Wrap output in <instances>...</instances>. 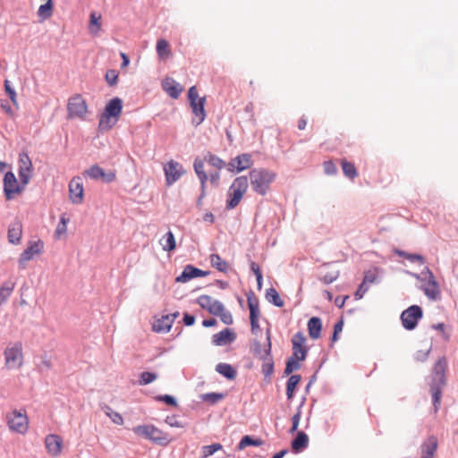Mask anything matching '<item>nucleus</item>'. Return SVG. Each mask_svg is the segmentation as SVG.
I'll use <instances>...</instances> for the list:
<instances>
[{
    "label": "nucleus",
    "mask_w": 458,
    "mask_h": 458,
    "mask_svg": "<svg viewBox=\"0 0 458 458\" xmlns=\"http://www.w3.org/2000/svg\"><path fill=\"white\" fill-rule=\"evenodd\" d=\"M205 163H208L209 165L215 167L218 171H220L225 166V162L224 160H222L220 157L210 152H208L206 155H204L202 159L199 157L195 158L193 163V168L200 182L201 186V194L198 201L199 203L200 202L201 199L204 198L206 195V184L207 181L208 180V174L205 172L204 169Z\"/></svg>",
    "instance_id": "f257e3e1"
},
{
    "label": "nucleus",
    "mask_w": 458,
    "mask_h": 458,
    "mask_svg": "<svg viewBox=\"0 0 458 458\" xmlns=\"http://www.w3.org/2000/svg\"><path fill=\"white\" fill-rule=\"evenodd\" d=\"M306 337L301 332L296 333L292 338L293 354L288 359L284 369V374L289 375L300 368V361L306 359L308 348L306 347Z\"/></svg>",
    "instance_id": "f03ea898"
},
{
    "label": "nucleus",
    "mask_w": 458,
    "mask_h": 458,
    "mask_svg": "<svg viewBox=\"0 0 458 458\" xmlns=\"http://www.w3.org/2000/svg\"><path fill=\"white\" fill-rule=\"evenodd\" d=\"M252 190L265 196L270 190L271 183L276 180V173L266 168H254L249 173Z\"/></svg>",
    "instance_id": "7ed1b4c3"
},
{
    "label": "nucleus",
    "mask_w": 458,
    "mask_h": 458,
    "mask_svg": "<svg viewBox=\"0 0 458 458\" xmlns=\"http://www.w3.org/2000/svg\"><path fill=\"white\" fill-rule=\"evenodd\" d=\"M197 303L203 309L208 311V313L218 316L221 321L225 325H232L233 322V316L230 311H228L224 304L213 299L209 295H200L197 299Z\"/></svg>",
    "instance_id": "20e7f679"
},
{
    "label": "nucleus",
    "mask_w": 458,
    "mask_h": 458,
    "mask_svg": "<svg viewBox=\"0 0 458 458\" xmlns=\"http://www.w3.org/2000/svg\"><path fill=\"white\" fill-rule=\"evenodd\" d=\"M248 187L249 183L246 176H239L233 181L227 191V209H233L240 204L248 190Z\"/></svg>",
    "instance_id": "39448f33"
},
{
    "label": "nucleus",
    "mask_w": 458,
    "mask_h": 458,
    "mask_svg": "<svg viewBox=\"0 0 458 458\" xmlns=\"http://www.w3.org/2000/svg\"><path fill=\"white\" fill-rule=\"evenodd\" d=\"M5 422L10 431L25 435L29 430V419L25 410L14 409L5 414Z\"/></svg>",
    "instance_id": "423d86ee"
},
{
    "label": "nucleus",
    "mask_w": 458,
    "mask_h": 458,
    "mask_svg": "<svg viewBox=\"0 0 458 458\" xmlns=\"http://www.w3.org/2000/svg\"><path fill=\"white\" fill-rule=\"evenodd\" d=\"M4 357L7 369H21L24 362L22 344L21 342L10 343L4 351Z\"/></svg>",
    "instance_id": "0eeeda50"
},
{
    "label": "nucleus",
    "mask_w": 458,
    "mask_h": 458,
    "mask_svg": "<svg viewBox=\"0 0 458 458\" xmlns=\"http://www.w3.org/2000/svg\"><path fill=\"white\" fill-rule=\"evenodd\" d=\"M188 98L191 112L194 115L192 118V123L195 125H199L206 117V112L204 108L206 98L199 97L196 86H192L189 89Z\"/></svg>",
    "instance_id": "6e6552de"
},
{
    "label": "nucleus",
    "mask_w": 458,
    "mask_h": 458,
    "mask_svg": "<svg viewBox=\"0 0 458 458\" xmlns=\"http://www.w3.org/2000/svg\"><path fill=\"white\" fill-rule=\"evenodd\" d=\"M89 114V107L85 98L80 95L75 94L69 98L67 102V116L68 119L86 120Z\"/></svg>",
    "instance_id": "1a4fd4ad"
},
{
    "label": "nucleus",
    "mask_w": 458,
    "mask_h": 458,
    "mask_svg": "<svg viewBox=\"0 0 458 458\" xmlns=\"http://www.w3.org/2000/svg\"><path fill=\"white\" fill-rule=\"evenodd\" d=\"M27 185H23L21 182L17 181L13 172H7L4 177V192L5 199L11 200L22 193Z\"/></svg>",
    "instance_id": "9d476101"
},
{
    "label": "nucleus",
    "mask_w": 458,
    "mask_h": 458,
    "mask_svg": "<svg viewBox=\"0 0 458 458\" xmlns=\"http://www.w3.org/2000/svg\"><path fill=\"white\" fill-rule=\"evenodd\" d=\"M423 312L420 306L411 305L401 314V321L403 327L407 330H413L418 321L422 318Z\"/></svg>",
    "instance_id": "9b49d317"
},
{
    "label": "nucleus",
    "mask_w": 458,
    "mask_h": 458,
    "mask_svg": "<svg viewBox=\"0 0 458 458\" xmlns=\"http://www.w3.org/2000/svg\"><path fill=\"white\" fill-rule=\"evenodd\" d=\"M18 165L20 181L23 185H28L33 175V165L27 153L22 152L19 155Z\"/></svg>",
    "instance_id": "f8f14e48"
},
{
    "label": "nucleus",
    "mask_w": 458,
    "mask_h": 458,
    "mask_svg": "<svg viewBox=\"0 0 458 458\" xmlns=\"http://www.w3.org/2000/svg\"><path fill=\"white\" fill-rule=\"evenodd\" d=\"M164 172L168 186L174 184L185 174L183 166L174 160H170L164 165Z\"/></svg>",
    "instance_id": "ddd939ff"
},
{
    "label": "nucleus",
    "mask_w": 458,
    "mask_h": 458,
    "mask_svg": "<svg viewBox=\"0 0 458 458\" xmlns=\"http://www.w3.org/2000/svg\"><path fill=\"white\" fill-rule=\"evenodd\" d=\"M43 248L44 243L40 240L30 242L19 258L20 267L24 268L28 261L33 259L35 256L41 254Z\"/></svg>",
    "instance_id": "4468645a"
},
{
    "label": "nucleus",
    "mask_w": 458,
    "mask_h": 458,
    "mask_svg": "<svg viewBox=\"0 0 458 458\" xmlns=\"http://www.w3.org/2000/svg\"><path fill=\"white\" fill-rule=\"evenodd\" d=\"M253 165L250 154L243 153L233 158L228 164V170L231 172L240 173L250 168Z\"/></svg>",
    "instance_id": "2eb2a0df"
},
{
    "label": "nucleus",
    "mask_w": 458,
    "mask_h": 458,
    "mask_svg": "<svg viewBox=\"0 0 458 458\" xmlns=\"http://www.w3.org/2000/svg\"><path fill=\"white\" fill-rule=\"evenodd\" d=\"M447 360L445 357L440 358L434 365L432 371V381L430 385L445 386L446 384Z\"/></svg>",
    "instance_id": "dca6fc26"
},
{
    "label": "nucleus",
    "mask_w": 458,
    "mask_h": 458,
    "mask_svg": "<svg viewBox=\"0 0 458 458\" xmlns=\"http://www.w3.org/2000/svg\"><path fill=\"white\" fill-rule=\"evenodd\" d=\"M84 188L81 177H74L69 182V198L74 204L83 201Z\"/></svg>",
    "instance_id": "f3484780"
},
{
    "label": "nucleus",
    "mask_w": 458,
    "mask_h": 458,
    "mask_svg": "<svg viewBox=\"0 0 458 458\" xmlns=\"http://www.w3.org/2000/svg\"><path fill=\"white\" fill-rule=\"evenodd\" d=\"M86 174L94 180H102L106 182H111L115 180V172L110 171L106 173L100 166L95 165L90 166Z\"/></svg>",
    "instance_id": "a211bd4d"
},
{
    "label": "nucleus",
    "mask_w": 458,
    "mask_h": 458,
    "mask_svg": "<svg viewBox=\"0 0 458 458\" xmlns=\"http://www.w3.org/2000/svg\"><path fill=\"white\" fill-rule=\"evenodd\" d=\"M208 272L203 271L191 265H187L180 276L175 278L177 283H187L188 281L196 278L206 276Z\"/></svg>",
    "instance_id": "6ab92c4d"
},
{
    "label": "nucleus",
    "mask_w": 458,
    "mask_h": 458,
    "mask_svg": "<svg viewBox=\"0 0 458 458\" xmlns=\"http://www.w3.org/2000/svg\"><path fill=\"white\" fill-rule=\"evenodd\" d=\"M428 281L423 285V291L425 294L432 300H436L440 295V290L438 284L437 283L433 273L428 269Z\"/></svg>",
    "instance_id": "aec40b11"
},
{
    "label": "nucleus",
    "mask_w": 458,
    "mask_h": 458,
    "mask_svg": "<svg viewBox=\"0 0 458 458\" xmlns=\"http://www.w3.org/2000/svg\"><path fill=\"white\" fill-rule=\"evenodd\" d=\"M267 344L264 348V355L261 352H259V358L263 360L262 371L266 375H269L273 371V361L270 355L271 351V340H270V333L267 334Z\"/></svg>",
    "instance_id": "412c9836"
},
{
    "label": "nucleus",
    "mask_w": 458,
    "mask_h": 458,
    "mask_svg": "<svg viewBox=\"0 0 458 458\" xmlns=\"http://www.w3.org/2000/svg\"><path fill=\"white\" fill-rule=\"evenodd\" d=\"M45 445L48 454L52 456H58L62 452L63 440L57 435L51 434L47 436Z\"/></svg>",
    "instance_id": "4be33fe9"
},
{
    "label": "nucleus",
    "mask_w": 458,
    "mask_h": 458,
    "mask_svg": "<svg viewBox=\"0 0 458 458\" xmlns=\"http://www.w3.org/2000/svg\"><path fill=\"white\" fill-rule=\"evenodd\" d=\"M236 338V334L231 328H225L212 336V342L215 345L224 346L233 343Z\"/></svg>",
    "instance_id": "5701e85b"
},
{
    "label": "nucleus",
    "mask_w": 458,
    "mask_h": 458,
    "mask_svg": "<svg viewBox=\"0 0 458 458\" xmlns=\"http://www.w3.org/2000/svg\"><path fill=\"white\" fill-rule=\"evenodd\" d=\"M178 316V312L173 315L163 316L153 325V330L157 333L168 332L174 323V318Z\"/></svg>",
    "instance_id": "b1692460"
},
{
    "label": "nucleus",
    "mask_w": 458,
    "mask_h": 458,
    "mask_svg": "<svg viewBox=\"0 0 458 458\" xmlns=\"http://www.w3.org/2000/svg\"><path fill=\"white\" fill-rule=\"evenodd\" d=\"M438 442L436 437L431 436L421 445V458H434Z\"/></svg>",
    "instance_id": "393cba45"
},
{
    "label": "nucleus",
    "mask_w": 458,
    "mask_h": 458,
    "mask_svg": "<svg viewBox=\"0 0 458 458\" xmlns=\"http://www.w3.org/2000/svg\"><path fill=\"white\" fill-rule=\"evenodd\" d=\"M162 88L173 98H177L183 90V88L171 78L162 81Z\"/></svg>",
    "instance_id": "a878e982"
},
{
    "label": "nucleus",
    "mask_w": 458,
    "mask_h": 458,
    "mask_svg": "<svg viewBox=\"0 0 458 458\" xmlns=\"http://www.w3.org/2000/svg\"><path fill=\"white\" fill-rule=\"evenodd\" d=\"M22 236V225L20 221L13 222L8 228V241L12 244H19Z\"/></svg>",
    "instance_id": "bb28decb"
},
{
    "label": "nucleus",
    "mask_w": 458,
    "mask_h": 458,
    "mask_svg": "<svg viewBox=\"0 0 458 458\" xmlns=\"http://www.w3.org/2000/svg\"><path fill=\"white\" fill-rule=\"evenodd\" d=\"M122 109L123 101L119 98H114L106 104L104 112L118 120L122 114Z\"/></svg>",
    "instance_id": "cd10ccee"
},
{
    "label": "nucleus",
    "mask_w": 458,
    "mask_h": 458,
    "mask_svg": "<svg viewBox=\"0 0 458 458\" xmlns=\"http://www.w3.org/2000/svg\"><path fill=\"white\" fill-rule=\"evenodd\" d=\"M321 329H322V322H321V319L319 318L312 317L308 321L309 335L312 339H318V338L320 337Z\"/></svg>",
    "instance_id": "c85d7f7f"
},
{
    "label": "nucleus",
    "mask_w": 458,
    "mask_h": 458,
    "mask_svg": "<svg viewBox=\"0 0 458 458\" xmlns=\"http://www.w3.org/2000/svg\"><path fill=\"white\" fill-rule=\"evenodd\" d=\"M247 302L250 310V318L259 319L260 313L259 300L254 293L248 294Z\"/></svg>",
    "instance_id": "c756f323"
},
{
    "label": "nucleus",
    "mask_w": 458,
    "mask_h": 458,
    "mask_svg": "<svg viewBox=\"0 0 458 458\" xmlns=\"http://www.w3.org/2000/svg\"><path fill=\"white\" fill-rule=\"evenodd\" d=\"M309 444L308 436L302 432H298L296 437L292 442V448L294 452L298 453L302 449L306 448Z\"/></svg>",
    "instance_id": "7c9ffc66"
},
{
    "label": "nucleus",
    "mask_w": 458,
    "mask_h": 458,
    "mask_svg": "<svg viewBox=\"0 0 458 458\" xmlns=\"http://www.w3.org/2000/svg\"><path fill=\"white\" fill-rule=\"evenodd\" d=\"M15 288V283L6 281L0 286V306L7 301Z\"/></svg>",
    "instance_id": "2f4dec72"
},
{
    "label": "nucleus",
    "mask_w": 458,
    "mask_h": 458,
    "mask_svg": "<svg viewBox=\"0 0 458 458\" xmlns=\"http://www.w3.org/2000/svg\"><path fill=\"white\" fill-rule=\"evenodd\" d=\"M117 121L118 120L116 118L108 115L106 112H104L99 119L98 129L100 131H109L115 125Z\"/></svg>",
    "instance_id": "473e14b6"
},
{
    "label": "nucleus",
    "mask_w": 458,
    "mask_h": 458,
    "mask_svg": "<svg viewBox=\"0 0 458 458\" xmlns=\"http://www.w3.org/2000/svg\"><path fill=\"white\" fill-rule=\"evenodd\" d=\"M211 266L220 272H227L229 268L228 263L218 254H211L209 257Z\"/></svg>",
    "instance_id": "72a5a7b5"
},
{
    "label": "nucleus",
    "mask_w": 458,
    "mask_h": 458,
    "mask_svg": "<svg viewBox=\"0 0 458 458\" xmlns=\"http://www.w3.org/2000/svg\"><path fill=\"white\" fill-rule=\"evenodd\" d=\"M444 386L430 385V393L433 399V406L435 412H437L441 404L442 389Z\"/></svg>",
    "instance_id": "f704fd0d"
},
{
    "label": "nucleus",
    "mask_w": 458,
    "mask_h": 458,
    "mask_svg": "<svg viewBox=\"0 0 458 458\" xmlns=\"http://www.w3.org/2000/svg\"><path fill=\"white\" fill-rule=\"evenodd\" d=\"M216 370L228 379H234L236 377V370L227 363L217 364Z\"/></svg>",
    "instance_id": "c9c22d12"
},
{
    "label": "nucleus",
    "mask_w": 458,
    "mask_h": 458,
    "mask_svg": "<svg viewBox=\"0 0 458 458\" xmlns=\"http://www.w3.org/2000/svg\"><path fill=\"white\" fill-rule=\"evenodd\" d=\"M150 440L163 445H167L170 442L168 435L155 426H153Z\"/></svg>",
    "instance_id": "e433bc0d"
},
{
    "label": "nucleus",
    "mask_w": 458,
    "mask_h": 458,
    "mask_svg": "<svg viewBox=\"0 0 458 458\" xmlns=\"http://www.w3.org/2000/svg\"><path fill=\"white\" fill-rule=\"evenodd\" d=\"M266 298H267L268 302L274 304L276 307L281 308L284 304V302L281 299L278 292L275 288H273V287H271V288L267 290Z\"/></svg>",
    "instance_id": "4c0bfd02"
},
{
    "label": "nucleus",
    "mask_w": 458,
    "mask_h": 458,
    "mask_svg": "<svg viewBox=\"0 0 458 458\" xmlns=\"http://www.w3.org/2000/svg\"><path fill=\"white\" fill-rule=\"evenodd\" d=\"M157 53L161 59L167 58L171 55L170 46L165 39H159L157 43Z\"/></svg>",
    "instance_id": "58836bf2"
},
{
    "label": "nucleus",
    "mask_w": 458,
    "mask_h": 458,
    "mask_svg": "<svg viewBox=\"0 0 458 458\" xmlns=\"http://www.w3.org/2000/svg\"><path fill=\"white\" fill-rule=\"evenodd\" d=\"M342 169L344 172V174L350 178L354 179L358 176L357 169L353 163L347 161L346 159H343L341 162Z\"/></svg>",
    "instance_id": "ea45409f"
},
{
    "label": "nucleus",
    "mask_w": 458,
    "mask_h": 458,
    "mask_svg": "<svg viewBox=\"0 0 458 458\" xmlns=\"http://www.w3.org/2000/svg\"><path fill=\"white\" fill-rule=\"evenodd\" d=\"M70 219L63 214L60 216V222L58 223L55 231V237L56 239H60L63 235H65L67 233V225L69 223Z\"/></svg>",
    "instance_id": "a19ab883"
},
{
    "label": "nucleus",
    "mask_w": 458,
    "mask_h": 458,
    "mask_svg": "<svg viewBox=\"0 0 458 458\" xmlns=\"http://www.w3.org/2000/svg\"><path fill=\"white\" fill-rule=\"evenodd\" d=\"M301 381L300 375H293L289 377L286 385V395L289 400L293 399L294 390Z\"/></svg>",
    "instance_id": "79ce46f5"
},
{
    "label": "nucleus",
    "mask_w": 458,
    "mask_h": 458,
    "mask_svg": "<svg viewBox=\"0 0 458 458\" xmlns=\"http://www.w3.org/2000/svg\"><path fill=\"white\" fill-rule=\"evenodd\" d=\"M53 14L52 0H47V3L41 4L38 10V15L42 20L50 18Z\"/></svg>",
    "instance_id": "37998d69"
},
{
    "label": "nucleus",
    "mask_w": 458,
    "mask_h": 458,
    "mask_svg": "<svg viewBox=\"0 0 458 458\" xmlns=\"http://www.w3.org/2000/svg\"><path fill=\"white\" fill-rule=\"evenodd\" d=\"M223 449V445L219 443L212 444L209 445H204L200 450V458H208L213 455L216 452Z\"/></svg>",
    "instance_id": "c03bdc74"
},
{
    "label": "nucleus",
    "mask_w": 458,
    "mask_h": 458,
    "mask_svg": "<svg viewBox=\"0 0 458 458\" xmlns=\"http://www.w3.org/2000/svg\"><path fill=\"white\" fill-rule=\"evenodd\" d=\"M161 245L163 249L167 251H171L175 249L176 243L175 239L172 232H168L161 240Z\"/></svg>",
    "instance_id": "a18cd8bd"
},
{
    "label": "nucleus",
    "mask_w": 458,
    "mask_h": 458,
    "mask_svg": "<svg viewBox=\"0 0 458 458\" xmlns=\"http://www.w3.org/2000/svg\"><path fill=\"white\" fill-rule=\"evenodd\" d=\"M132 430L136 435L150 440L153 431V425H140L133 428Z\"/></svg>",
    "instance_id": "49530a36"
},
{
    "label": "nucleus",
    "mask_w": 458,
    "mask_h": 458,
    "mask_svg": "<svg viewBox=\"0 0 458 458\" xmlns=\"http://www.w3.org/2000/svg\"><path fill=\"white\" fill-rule=\"evenodd\" d=\"M101 15H97L96 13H91L89 16V31L92 34H97L101 29Z\"/></svg>",
    "instance_id": "de8ad7c7"
},
{
    "label": "nucleus",
    "mask_w": 458,
    "mask_h": 458,
    "mask_svg": "<svg viewBox=\"0 0 458 458\" xmlns=\"http://www.w3.org/2000/svg\"><path fill=\"white\" fill-rule=\"evenodd\" d=\"M262 444H263V442L260 439H253L250 436H244L238 445V449L243 450L247 446H250V445L259 446Z\"/></svg>",
    "instance_id": "09e8293b"
},
{
    "label": "nucleus",
    "mask_w": 458,
    "mask_h": 458,
    "mask_svg": "<svg viewBox=\"0 0 458 458\" xmlns=\"http://www.w3.org/2000/svg\"><path fill=\"white\" fill-rule=\"evenodd\" d=\"M105 413L106 416H108L111 419V420L114 424H116V425L123 424V416L119 412L113 411L109 406L106 407Z\"/></svg>",
    "instance_id": "8fccbe9b"
},
{
    "label": "nucleus",
    "mask_w": 458,
    "mask_h": 458,
    "mask_svg": "<svg viewBox=\"0 0 458 458\" xmlns=\"http://www.w3.org/2000/svg\"><path fill=\"white\" fill-rule=\"evenodd\" d=\"M157 378V375L156 373L145 371L140 375L139 383L140 386H145V385L152 383Z\"/></svg>",
    "instance_id": "3c124183"
},
{
    "label": "nucleus",
    "mask_w": 458,
    "mask_h": 458,
    "mask_svg": "<svg viewBox=\"0 0 458 458\" xmlns=\"http://www.w3.org/2000/svg\"><path fill=\"white\" fill-rule=\"evenodd\" d=\"M4 89L7 95L9 96L11 101L13 105L17 106V95L15 90L11 87L10 81L8 80L4 81Z\"/></svg>",
    "instance_id": "603ef678"
},
{
    "label": "nucleus",
    "mask_w": 458,
    "mask_h": 458,
    "mask_svg": "<svg viewBox=\"0 0 458 458\" xmlns=\"http://www.w3.org/2000/svg\"><path fill=\"white\" fill-rule=\"evenodd\" d=\"M105 78L108 85L114 86L118 81V73L114 70H108Z\"/></svg>",
    "instance_id": "864d4df0"
},
{
    "label": "nucleus",
    "mask_w": 458,
    "mask_h": 458,
    "mask_svg": "<svg viewBox=\"0 0 458 458\" xmlns=\"http://www.w3.org/2000/svg\"><path fill=\"white\" fill-rule=\"evenodd\" d=\"M323 167H324L325 173L328 175L335 174L337 172L336 165L331 160L325 161L323 164Z\"/></svg>",
    "instance_id": "5fc2aeb1"
},
{
    "label": "nucleus",
    "mask_w": 458,
    "mask_h": 458,
    "mask_svg": "<svg viewBox=\"0 0 458 458\" xmlns=\"http://www.w3.org/2000/svg\"><path fill=\"white\" fill-rule=\"evenodd\" d=\"M223 397H224V394H222L210 393V394H206L203 396V400L206 402H210L212 403H215L218 402L219 400L223 399Z\"/></svg>",
    "instance_id": "6e6d98bb"
},
{
    "label": "nucleus",
    "mask_w": 458,
    "mask_h": 458,
    "mask_svg": "<svg viewBox=\"0 0 458 458\" xmlns=\"http://www.w3.org/2000/svg\"><path fill=\"white\" fill-rule=\"evenodd\" d=\"M165 423L173 428H182V423L177 419L175 415L167 416L165 419Z\"/></svg>",
    "instance_id": "4d7b16f0"
},
{
    "label": "nucleus",
    "mask_w": 458,
    "mask_h": 458,
    "mask_svg": "<svg viewBox=\"0 0 458 458\" xmlns=\"http://www.w3.org/2000/svg\"><path fill=\"white\" fill-rule=\"evenodd\" d=\"M301 411H297V412L293 416L292 418V421H293V425H292V428L290 429V432L291 433H293L295 432L297 429H298V427H299V423H300V420H301Z\"/></svg>",
    "instance_id": "13d9d810"
},
{
    "label": "nucleus",
    "mask_w": 458,
    "mask_h": 458,
    "mask_svg": "<svg viewBox=\"0 0 458 458\" xmlns=\"http://www.w3.org/2000/svg\"><path fill=\"white\" fill-rule=\"evenodd\" d=\"M158 401L165 402L166 404L171 406H176V401L175 399L171 395H161L157 398Z\"/></svg>",
    "instance_id": "bf43d9fd"
},
{
    "label": "nucleus",
    "mask_w": 458,
    "mask_h": 458,
    "mask_svg": "<svg viewBox=\"0 0 458 458\" xmlns=\"http://www.w3.org/2000/svg\"><path fill=\"white\" fill-rule=\"evenodd\" d=\"M376 279H377V274L373 271H368L364 276L363 283H365L366 284L368 283L372 284L376 281Z\"/></svg>",
    "instance_id": "052dcab7"
},
{
    "label": "nucleus",
    "mask_w": 458,
    "mask_h": 458,
    "mask_svg": "<svg viewBox=\"0 0 458 458\" xmlns=\"http://www.w3.org/2000/svg\"><path fill=\"white\" fill-rule=\"evenodd\" d=\"M369 287L366 285L365 283H361L360 287L355 293V298L356 299H361L364 295V293L368 291Z\"/></svg>",
    "instance_id": "680f3d73"
},
{
    "label": "nucleus",
    "mask_w": 458,
    "mask_h": 458,
    "mask_svg": "<svg viewBox=\"0 0 458 458\" xmlns=\"http://www.w3.org/2000/svg\"><path fill=\"white\" fill-rule=\"evenodd\" d=\"M208 176V179L210 181L211 183L213 184H218V182H219V179H220V174H219V171H216L214 173L210 172L209 173V175Z\"/></svg>",
    "instance_id": "e2e57ef3"
},
{
    "label": "nucleus",
    "mask_w": 458,
    "mask_h": 458,
    "mask_svg": "<svg viewBox=\"0 0 458 458\" xmlns=\"http://www.w3.org/2000/svg\"><path fill=\"white\" fill-rule=\"evenodd\" d=\"M183 322L186 326H192L195 322V317L185 313L183 316Z\"/></svg>",
    "instance_id": "0e129e2a"
},
{
    "label": "nucleus",
    "mask_w": 458,
    "mask_h": 458,
    "mask_svg": "<svg viewBox=\"0 0 458 458\" xmlns=\"http://www.w3.org/2000/svg\"><path fill=\"white\" fill-rule=\"evenodd\" d=\"M428 352H429V350H426L424 352H422V351L418 352L416 354V360H420V361H424L427 359Z\"/></svg>",
    "instance_id": "69168bd1"
},
{
    "label": "nucleus",
    "mask_w": 458,
    "mask_h": 458,
    "mask_svg": "<svg viewBox=\"0 0 458 458\" xmlns=\"http://www.w3.org/2000/svg\"><path fill=\"white\" fill-rule=\"evenodd\" d=\"M348 298H349V296H347V295H346V296H344V297L338 296V297H336V298H335V305H336L337 307L342 308V307H344V302H345V301H346Z\"/></svg>",
    "instance_id": "338daca9"
},
{
    "label": "nucleus",
    "mask_w": 458,
    "mask_h": 458,
    "mask_svg": "<svg viewBox=\"0 0 458 458\" xmlns=\"http://www.w3.org/2000/svg\"><path fill=\"white\" fill-rule=\"evenodd\" d=\"M250 269H251V271H253V273L255 274L256 276L258 275L262 274L259 266L255 262L250 263Z\"/></svg>",
    "instance_id": "774afa93"
}]
</instances>
